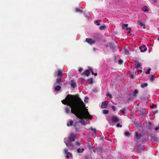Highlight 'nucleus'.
I'll use <instances>...</instances> for the list:
<instances>
[{"mask_svg":"<svg viewBox=\"0 0 159 159\" xmlns=\"http://www.w3.org/2000/svg\"><path fill=\"white\" fill-rule=\"evenodd\" d=\"M62 103L69 107L65 108V112L69 114L71 108V112L74 114L76 117L80 119H90L91 116L89 114L88 109L83 108L81 106L85 107V105L81 98L77 95L68 94L65 99L61 101Z\"/></svg>","mask_w":159,"mask_h":159,"instance_id":"f257e3e1","label":"nucleus"},{"mask_svg":"<svg viewBox=\"0 0 159 159\" xmlns=\"http://www.w3.org/2000/svg\"><path fill=\"white\" fill-rule=\"evenodd\" d=\"M85 41L90 45L95 44L96 41L90 38H86Z\"/></svg>","mask_w":159,"mask_h":159,"instance_id":"f03ea898","label":"nucleus"},{"mask_svg":"<svg viewBox=\"0 0 159 159\" xmlns=\"http://www.w3.org/2000/svg\"><path fill=\"white\" fill-rule=\"evenodd\" d=\"M63 72L64 71H63L61 70H58L57 72L55 73V75H57L58 78H61L63 76Z\"/></svg>","mask_w":159,"mask_h":159,"instance_id":"7ed1b4c3","label":"nucleus"},{"mask_svg":"<svg viewBox=\"0 0 159 159\" xmlns=\"http://www.w3.org/2000/svg\"><path fill=\"white\" fill-rule=\"evenodd\" d=\"M63 82L62 80L60 78H58L56 80L54 84V85L56 84L61 85V82Z\"/></svg>","mask_w":159,"mask_h":159,"instance_id":"20e7f679","label":"nucleus"},{"mask_svg":"<svg viewBox=\"0 0 159 159\" xmlns=\"http://www.w3.org/2000/svg\"><path fill=\"white\" fill-rule=\"evenodd\" d=\"M75 136L73 134H71L68 140L70 142H74L75 141Z\"/></svg>","mask_w":159,"mask_h":159,"instance_id":"39448f33","label":"nucleus"},{"mask_svg":"<svg viewBox=\"0 0 159 159\" xmlns=\"http://www.w3.org/2000/svg\"><path fill=\"white\" fill-rule=\"evenodd\" d=\"M111 120L112 122H117L119 121V120L118 118L115 116H112Z\"/></svg>","mask_w":159,"mask_h":159,"instance_id":"423d86ee","label":"nucleus"},{"mask_svg":"<svg viewBox=\"0 0 159 159\" xmlns=\"http://www.w3.org/2000/svg\"><path fill=\"white\" fill-rule=\"evenodd\" d=\"M67 147L70 146H71L72 147H74V145L73 143H72V142H70L69 141L65 140L64 141Z\"/></svg>","mask_w":159,"mask_h":159,"instance_id":"0eeeda50","label":"nucleus"},{"mask_svg":"<svg viewBox=\"0 0 159 159\" xmlns=\"http://www.w3.org/2000/svg\"><path fill=\"white\" fill-rule=\"evenodd\" d=\"M139 49H140V51L141 52H144L147 50V48L145 45H143L142 47H140Z\"/></svg>","mask_w":159,"mask_h":159,"instance_id":"6e6552de","label":"nucleus"},{"mask_svg":"<svg viewBox=\"0 0 159 159\" xmlns=\"http://www.w3.org/2000/svg\"><path fill=\"white\" fill-rule=\"evenodd\" d=\"M108 105V102L107 101H105L102 102L101 105V107L102 108H106Z\"/></svg>","mask_w":159,"mask_h":159,"instance_id":"1a4fd4ad","label":"nucleus"},{"mask_svg":"<svg viewBox=\"0 0 159 159\" xmlns=\"http://www.w3.org/2000/svg\"><path fill=\"white\" fill-rule=\"evenodd\" d=\"M138 23L139 25H140L141 27H143V29L145 28V25L142 22L138 20Z\"/></svg>","mask_w":159,"mask_h":159,"instance_id":"9d476101","label":"nucleus"},{"mask_svg":"<svg viewBox=\"0 0 159 159\" xmlns=\"http://www.w3.org/2000/svg\"><path fill=\"white\" fill-rule=\"evenodd\" d=\"M142 10L145 12H148L149 11V9L148 8V7L146 6H143L142 8Z\"/></svg>","mask_w":159,"mask_h":159,"instance_id":"9b49d317","label":"nucleus"},{"mask_svg":"<svg viewBox=\"0 0 159 159\" xmlns=\"http://www.w3.org/2000/svg\"><path fill=\"white\" fill-rule=\"evenodd\" d=\"M90 71L89 70H85V71L84 73H82V75H86L87 76H89V75L90 74Z\"/></svg>","mask_w":159,"mask_h":159,"instance_id":"f8f14e48","label":"nucleus"},{"mask_svg":"<svg viewBox=\"0 0 159 159\" xmlns=\"http://www.w3.org/2000/svg\"><path fill=\"white\" fill-rule=\"evenodd\" d=\"M135 134L136 138L137 139H139L140 137H141L142 136V135L141 134H138L137 132H135Z\"/></svg>","mask_w":159,"mask_h":159,"instance_id":"ddd939ff","label":"nucleus"},{"mask_svg":"<svg viewBox=\"0 0 159 159\" xmlns=\"http://www.w3.org/2000/svg\"><path fill=\"white\" fill-rule=\"evenodd\" d=\"M68 150L67 148H65L64 149V151L65 153L69 154L70 157H72V155L71 153L68 152Z\"/></svg>","mask_w":159,"mask_h":159,"instance_id":"4468645a","label":"nucleus"},{"mask_svg":"<svg viewBox=\"0 0 159 159\" xmlns=\"http://www.w3.org/2000/svg\"><path fill=\"white\" fill-rule=\"evenodd\" d=\"M73 81V80H71V82L72 83L71 84L70 86L72 88H75L76 86V83L74 82Z\"/></svg>","mask_w":159,"mask_h":159,"instance_id":"2eb2a0df","label":"nucleus"},{"mask_svg":"<svg viewBox=\"0 0 159 159\" xmlns=\"http://www.w3.org/2000/svg\"><path fill=\"white\" fill-rule=\"evenodd\" d=\"M110 47L111 48H112L113 49H117V46H115L112 43L110 44Z\"/></svg>","mask_w":159,"mask_h":159,"instance_id":"dca6fc26","label":"nucleus"},{"mask_svg":"<svg viewBox=\"0 0 159 159\" xmlns=\"http://www.w3.org/2000/svg\"><path fill=\"white\" fill-rule=\"evenodd\" d=\"M148 125L149 126L148 127V129L149 130H151L153 129V127L152 126V124L151 122H148Z\"/></svg>","mask_w":159,"mask_h":159,"instance_id":"f3484780","label":"nucleus"},{"mask_svg":"<svg viewBox=\"0 0 159 159\" xmlns=\"http://www.w3.org/2000/svg\"><path fill=\"white\" fill-rule=\"evenodd\" d=\"M61 88V87L60 85H57L56 86L55 88V90L57 91H59Z\"/></svg>","mask_w":159,"mask_h":159,"instance_id":"a211bd4d","label":"nucleus"},{"mask_svg":"<svg viewBox=\"0 0 159 159\" xmlns=\"http://www.w3.org/2000/svg\"><path fill=\"white\" fill-rule=\"evenodd\" d=\"M69 123H67V125L68 127L71 126H72L73 121V120H70L69 121Z\"/></svg>","mask_w":159,"mask_h":159,"instance_id":"6ab92c4d","label":"nucleus"},{"mask_svg":"<svg viewBox=\"0 0 159 159\" xmlns=\"http://www.w3.org/2000/svg\"><path fill=\"white\" fill-rule=\"evenodd\" d=\"M87 80L90 84H91L93 83V78H91L90 79H88Z\"/></svg>","mask_w":159,"mask_h":159,"instance_id":"aec40b11","label":"nucleus"},{"mask_svg":"<svg viewBox=\"0 0 159 159\" xmlns=\"http://www.w3.org/2000/svg\"><path fill=\"white\" fill-rule=\"evenodd\" d=\"M148 85V84L147 83H144L141 84L140 86L142 88H144L147 87Z\"/></svg>","mask_w":159,"mask_h":159,"instance_id":"412c9836","label":"nucleus"},{"mask_svg":"<svg viewBox=\"0 0 159 159\" xmlns=\"http://www.w3.org/2000/svg\"><path fill=\"white\" fill-rule=\"evenodd\" d=\"M84 150V149L83 148H81V149L80 148H78L77 150V151L79 153H82L83 152Z\"/></svg>","mask_w":159,"mask_h":159,"instance_id":"4be33fe9","label":"nucleus"},{"mask_svg":"<svg viewBox=\"0 0 159 159\" xmlns=\"http://www.w3.org/2000/svg\"><path fill=\"white\" fill-rule=\"evenodd\" d=\"M87 146L88 148H89L90 150H92V146L90 145V143L89 142H88L87 143Z\"/></svg>","mask_w":159,"mask_h":159,"instance_id":"5701e85b","label":"nucleus"},{"mask_svg":"<svg viewBox=\"0 0 159 159\" xmlns=\"http://www.w3.org/2000/svg\"><path fill=\"white\" fill-rule=\"evenodd\" d=\"M154 78H155V76H154V75H152L151 76L150 78L149 79V80L151 82H153L154 81Z\"/></svg>","mask_w":159,"mask_h":159,"instance_id":"b1692460","label":"nucleus"},{"mask_svg":"<svg viewBox=\"0 0 159 159\" xmlns=\"http://www.w3.org/2000/svg\"><path fill=\"white\" fill-rule=\"evenodd\" d=\"M80 8H80H76L75 9V11L76 12H80L82 13L83 12V11L81 10Z\"/></svg>","mask_w":159,"mask_h":159,"instance_id":"393cba45","label":"nucleus"},{"mask_svg":"<svg viewBox=\"0 0 159 159\" xmlns=\"http://www.w3.org/2000/svg\"><path fill=\"white\" fill-rule=\"evenodd\" d=\"M140 66L141 65L139 63L135 64V67L137 69H138Z\"/></svg>","mask_w":159,"mask_h":159,"instance_id":"a878e982","label":"nucleus"},{"mask_svg":"<svg viewBox=\"0 0 159 159\" xmlns=\"http://www.w3.org/2000/svg\"><path fill=\"white\" fill-rule=\"evenodd\" d=\"M109 113L108 110H104L103 111V113L104 114H107Z\"/></svg>","mask_w":159,"mask_h":159,"instance_id":"bb28decb","label":"nucleus"},{"mask_svg":"<svg viewBox=\"0 0 159 159\" xmlns=\"http://www.w3.org/2000/svg\"><path fill=\"white\" fill-rule=\"evenodd\" d=\"M128 26V25L127 24H123L122 25V28L123 29H125V28H127Z\"/></svg>","mask_w":159,"mask_h":159,"instance_id":"cd10ccee","label":"nucleus"},{"mask_svg":"<svg viewBox=\"0 0 159 159\" xmlns=\"http://www.w3.org/2000/svg\"><path fill=\"white\" fill-rule=\"evenodd\" d=\"M106 28L105 25H102L99 27V29L101 30H102Z\"/></svg>","mask_w":159,"mask_h":159,"instance_id":"c85d7f7f","label":"nucleus"},{"mask_svg":"<svg viewBox=\"0 0 159 159\" xmlns=\"http://www.w3.org/2000/svg\"><path fill=\"white\" fill-rule=\"evenodd\" d=\"M125 108H124L123 109L120 110V111L123 114H124L125 113Z\"/></svg>","mask_w":159,"mask_h":159,"instance_id":"c756f323","label":"nucleus"},{"mask_svg":"<svg viewBox=\"0 0 159 159\" xmlns=\"http://www.w3.org/2000/svg\"><path fill=\"white\" fill-rule=\"evenodd\" d=\"M139 92L138 90L137 89H135L134 90V96H136V95Z\"/></svg>","mask_w":159,"mask_h":159,"instance_id":"7c9ffc66","label":"nucleus"},{"mask_svg":"<svg viewBox=\"0 0 159 159\" xmlns=\"http://www.w3.org/2000/svg\"><path fill=\"white\" fill-rule=\"evenodd\" d=\"M125 135L126 136H128L130 135V133L127 131H126L125 133Z\"/></svg>","mask_w":159,"mask_h":159,"instance_id":"2f4dec72","label":"nucleus"},{"mask_svg":"<svg viewBox=\"0 0 159 159\" xmlns=\"http://www.w3.org/2000/svg\"><path fill=\"white\" fill-rule=\"evenodd\" d=\"M90 129L94 131V133L95 134H96V129H93V128H90Z\"/></svg>","mask_w":159,"mask_h":159,"instance_id":"473e14b6","label":"nucleus"},{"mask_svg":"<svg viewBox=\"0 0 159 159\" xmlns=\"http://www.w3.org/2000/svg\"><path fill=\"white\" fill-rule=\"evenodd\" d=\"M151 70V69L150 68H149L148 70L145 73L147 74H148L150 73V71Z\"/></svg>","mask_w":159,"mask_h":159,"instance_id":"72a5a7b5","label":"nucleus"},{"mask_svg":"<svg viewBox=\"0 0 159 159\" xmlns=\"http://www.w3.org/2000/svg\"><path fill=\"white\" fill-rule=\"evenodd\" d=\"M118 64H122L123 63V61L122 59H120L118 61Z\"/></svg>","mask_w":159,"mask_h":159,"instance_id":"f704fd0d","label":"nucleus"},{"mask_svg":"<svg viewBox=\"0 0 159 159\" xmlns=\"http://www.w3.org/2000/svg\"><path fill=\"white\" fill-rule=\"evenodd\" d=\"M124 53L125 54H128L129 53V51L128 50H127V49H125L124 51Z\"/></svg>","mask_w":159,"mask_h":159,"instance_id":"c9c22d12","label":"nucleus"},{"mask_svg":"<svg viewBox=\"0 0 159 159\" xmlns=\"http://www.w3.org/2000/svg\"><path fill=\"white\" fill-rule=\"evenodd\" d=\"M101 21L100 20H97L95 21V23H97V25H101L100 24L98 23L99 22H100Z\"/></svg>","mask_w":159,"mask_h":159,"instance_id":"e433bc0d","label":"nucleus"},{"mask_svg":"<svg viewBox=\"0 0 159 159\" xmlns=\"http://www.w3.org/2000/svg\"><path fill=\"white\" fill-rule=\"evenodd\" d=\"M107 95L109 97L111 98H112V95H111V94L109 93H108Z\"/></svg>","mask_w":159,"mask_h":159,"instance_id":"4c0bfd02","label":"nucleus"},{"mask_svg":"<svg viewBox=\"0 0 159 159\" xmlns=\"http://www.w3.org/2000/svg\"><path fill=\"white\" fill-rule=\"evenodd\" d=\"M156 107H157L156 105H154V104H153L152 106H151L150 107L152 108H154V107L156 108Z\"/></svg>","mask_w":159,"mask_h":159,"instance_id":"58836bf2","label":"nucleus"},{"mask_svg":"<svg viewBox=\"0 0 159 159\" xmlns=\"http://www.w3.org/2000/svg\"><path fill=\"white\" fill-rule=\"evenodd\" d=\"M111 108H112V109L113 111H116V108H115V107L114 106H111Z\"/></svg>","mask_w":159,"mask_h":159,"instance_id":"ea45409f","label":"nucleus"},{"mask_svg":"<svg viewBox=\"0 0 159 159\" xmlns=\"http://www.w3.org/2000/svg\"><path fill=\"white\" fill-rule=\"evenodd\" d=\"M116 127H122V125H120V124L119 123H118L116 125Z\"/></svg>","mask_w":159,"mask_h":159,"instance_id":"a19ab883","label":"nucleus"},{"mask_svg":"<svg viewBox=\"0 0 159 159\" xmlns=\"http://www.w3.org/2000/svg\"><path fill=\"white\" fill-rule=\"evenodd\" d=\"M75 143H76V145H78V146H80V143L79 141H76L75 142Z\"/></svg>","mask_w":159,"mask_h":159,"instance_id":"79ce46f5","label":"nucleus"},{"mask_svg":"<svg viewBox=\"0 0 159 159\" xmlns=\"http://www.w3.org/2000/svg\"><path fill=\"white\" fill-rule=\"evenodd\" d=\"M130 78L133 79L134 78V75L133 74H131L130 75Z\"/></svg>","mask_w":159,"mask_h":159,"instance_id":"37998d69","label":"nucleus"},{"mask_svg":"<svg viewBox=\"0 0 159 159\" xmlns=\"http://www.w3.org/2000/svg\"><path fill=\"white\" fill-rule=\"evenodd\" d=\"M69 154H67V155H66V158H70V157L69 156Z\"/></svg>","mask_w":159,"mask_h":159,"instance_id":"c03bdc74","label":"nucleus"},{"mask_svg":"<svg viewBox=\"0 0 159 159\" xmlns=\"http://www.w3.org/2000/svg\"><path fill=\"white\" fill-rule=\"evenodd\" d=\"M126 30H128V31H129V30H131V28H129V27H127V28H126Z\"/></svg>","mask_w":159,"mask_h":159,"instance_id":"a18cd8bd","label":"nucleus"},{"mask_svg":"<svg viewBox=\"0 0 159 159\" xmlns=\"http://www.w3.org/2000/svg\"><path fill=\"white\" fill-rule=\"evenodd\" d=\"M158 110H156L155 111H154V114H157V113H158Z\"/></svg>","mask_w":159,"mask_h":159,"instance_id":"49530a36","label":"nucleus"},{"mask_svg":"<svg viewBox=\"0 0 159 159\" xmlns=\"http://www.w3.org/2000/svg\"><path fill=\"white\" fill-rule=\"evenodd\" d=\"M83 69L82 68H80L79 69V70L78 71L80 72H81V71H82Z\"/></svg>","mask_w":159,"mask_h":159,"instance_id":"de8ad7c7","label":"nucleus"},{"mask_svg":"<svg viewBox=\"0 0 159 159\" xmlns=\"http://www.w3.org/2000/svg\"><path fill=\"white\" fill-rule=\"evenodd\" d=\"M89 70H90V72H92L93 71V70L91 68H89Z\"/></svg>","mask_w":159,"mask_h":159,"instance_id":"09e8293b","label":"nucleus"},{"mask_svg":"<svg viewBox=\"0 0 159 159\" xmlns=\"http://www.w3.org/2000/svg\"><path fill=\"white\" fill-rule=\"evenodd\" d=\"M134 62L135 63V64H136L139 63V62L137 61H134Z\"/></svg>","mask_w":159,"mask_h":159,"instance_id":"8fccbe9b","label":"nucleus"},{"mask_svg":"<svg viewBox=\"0 0 159 159\" xmlns=\"http://www.w3.org/2000/svg\"><path fill=\"white\" fill-rule=\"evenodd\" d=\"M130 31H131V30H129V31H128V32H127V34H130Z\"/></svg>","mask_w":159,"mask_h":159,"instance_id":"3c124183","label":"nucleus"},{"mask_svg":"<svg viewBox=\"0 0 159 159\" xmlns=\"http://www.w3.org/2000/svg\"><path fill=\"white\" fill-rule=\"evenodd\" d=\"M97 73H94V75L95 76H96L97 75Z\"/></svg>","mask_w":159,"mask_h":159,"instance_id":"603ef678","label":"nucleus"},{"mask_svg":"<svg viewBox=\"0 0 159 159\" xmlns=\"http://www.w3.org/2000/svg\"><path fill=\"white\" fill-rule=\"evenodd\" d=\"M83 121L82 120H80L79 121V122L80 123H81Z\"/></svg>","mask_w":159,"mask_h":159,"instance_id":"864d4df0","label":"nucleus"},{"mask_svg":"<svg viewBox=\"0 0 159 159\" xmlns=\"http://www.w3.org/2000/svg\"><path fill=\"white\" fill-rule=\"evenodd\" d=\"M138 71H140L141 73L142 72V71L141 70H139Z\"/></svg>","mask_w":159,"mask_h":159,"instance_id":"5fc2aeb1","label":"nucleus"},{"mask_svg":"<svg viewBox=\"0 0 159 159\" xmlns=\"http://www.w3.org/2000/svg\"><path fill=\"white\" fill-rule=\"evenodd\" d=\"M144 111H145V110H144V109H143L142 110V112H144Z\"/></svg>","mask_w":159,"mask_h":159,"instance_id":"6e6d98bb","label":"nucleus"},{"mask_svg":"<svg viewBox=\"0 0 159 159\" xmlns=\"http://www.w3.org/2000/svg\"><path fill=\"white\" fill-rule=\"evenodd\" d=\"M157 40L159 41V35L158 36Z\"/></svg>","mask_w":159,"mask_h":159,"instance_id":"4d7b16f0","label":"nucleus"},{"mask_svg":"<svg viewBox=\"0 0 159 159\" xmlns=\"http://www.w3.org/2000/svg\"><path fill=\"white\" fill-rule=\"evenodd\" d=\"M91 73H92V75H94V72H93V71H92V72Z\"/></svg>","mask_w":159,"mask_h":159,"instance_id":"13d9d810","label":"nucleus"},{"mask_svg":"<svg viewBox=\"0 0 159 159\" xmlns=\"http://www.w3.org/2000/svg\"><path fill=\"white\" fill-rule=\"evenodd\" d=\"M84 102H88V101H86V100H84Z\"/></svg>","mask_w":159,"mask_h":159,"instance_id":"bf43d9fd","label":"nucleus"},{"mask_svg":"<svg viewBox=\"0 0 159 159\" xmlns=\"http://www.w3.org/2000/svg\"><path fill=\"white\" fill-rule=\"evenodd\" d=\"M75 129H76H76H77V128H75Z\"/></svg>","mask_w":159,"mask_h":159,"instance_id":"052dcab7","label":"nucleus"},{"mask_svg":"<svg viewBox=\"0 0 159 159\" xmlns=\"http://www.w3.org/2000/svg\"><path fill=\"white\" fill-rule=\"evenodd\" d=\"M93 49H94V50H95V48H94Z\"/></svg>","mask_w":159,"mask_h":159,"instance_id":"680f3d73","label":"nucleus"}]
</instances>
